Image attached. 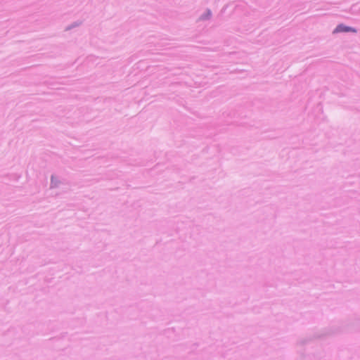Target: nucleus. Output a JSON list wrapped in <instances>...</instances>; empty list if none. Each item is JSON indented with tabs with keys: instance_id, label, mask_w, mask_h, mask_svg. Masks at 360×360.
<instances>
[{
	"instance_id": "f257e3e1",
	"label": "nucleus",
	"mask_w": 360,
	"mask_h": 360,
	"mask_svg": "<svg viewBox=\"0 0 360 360\" xmlns=\"http://www.w3.org/2000/svg\"><path fill=\"white\" fill-rule=\"evenodd\" d=\"M355 32L356 30L350 27H347L342 25H338L335 30V32Z\"/></svg>"
}]
</instances>
